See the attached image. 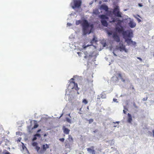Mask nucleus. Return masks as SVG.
<instances>
[{
	"instance_id": "obj_1",
	"label": "nucleus",
	"mask_w": 154,
	"mask_h": 154,
	"mask_svg": "<svg viewBox=\"0 0 154 154\" xmlns=\"http://www.w3.org/2000/svg\"><path fill=\"white\" fill-rule=\"evenodd\" d=\"M121 28L117 26L116 28V30L119 33H122L123 38L125 40V41L128 45H135L136 44V42L131 40V38L133 37V32L131 30L124 31L122 26Z\"/></svg>"
},
{
	"instance_id": "obj_2",
	"label": "nucleus",
	"mask_w": 154,
	"mask_h": 154,
	"mask_svg": "<svg viewBox=\"0 0 154 154\" xmlns=\"http://www.w3.org/2000/svg\"><path fill=\"white\" fill-rule=\"evenodd\" d=\"M80 24H81L84 35H85L87 34H90L92 32L94 27L93 24H90L88 21L86 19L76 21L75 23L76 25H78Z\"/></svg>"
},
{
	"instance_id": "obj_3",
	"label": "nucleus",
	"mask_w": 154,
	"mask_h": 154,
	"mask_svg": "<svg viewBox=\"0 0 154 154\" xmlns=\"http://www.w3.org/2000/svg\"><path fill=\"white\" fill-rule=\"evenodd\" d=\"M99 17L101 19V22L102 25L104 26H107L108 24L106 21L105 20L108 19H109L108 17L106 15L104 14L100 15L99 16Z\"/></svg>"
},
{
	"instance_id": "obj_4",
	"label": "nucleus",
	"mask_w": 154,
	"mask_h": 154,
	"mask_svg": "<svg viewBox=\"0 0 154 154\" xmlns=\"http://www.w3.org/2000/svg\"><path fill=\"white\" fill-rule=\"evenodd\" d=\"M113 13L115 16L118 17H122L121 13L119 11V7L116 6L113 10Z\"/></svg>"
},
{
	"instance_id": "obj_5",
	"label": "nucleus",
	"mask_w": 154,
	"mask_h": 154,
	"mask_svg": "<svg viewBox=\"0 0 154 154\" xmlns=\"http://www.w3.org/2000/svg\"><path fill=\"white\" fill-rule=\"evenodd\" d=\"M49 147V145L47 144L43 145L42 146V149L39 151V153H44L46 150Z\"/></svg>"
},
{
	"instance_id": "obj_6",
	"label": "nucleus",
	"mask_w": 154,
	"mask_h": 154,
	"mask_svg": "<svg viewBox=\"0 0 154 154\" xmlns=\"http://www.w3.org/2000/svg\"><path fill=\"white\" fill-rule=\"evenodd\" d=\"M116 75L117 76V79L119 78L121 81L123 82H125L126 80V76L125 75L124 76L122 75L121 73H118L116 74Z\"/></svg>"
},
{
	"instance_id": "obj_7",
	"label": "nucleus",
	"mask_w": 154,
	"mask_h": 154,
	"mask_svg": "<svg viewBox=\"0 0 154 154\" xmlns=\"http://www.w3.org/2000/svg\"><path fill=\"white\" fill-rule=\"evenodd\" d=\"M74 79L73 78H71L69 81V83L68 86V88L70 89H73L74 88V82L73 81Z\"/></svg>"
},
{
	"instance_id": "obj_8",
	"label": "nucleus",
	"mask_w": 154,
	"mask_h": 154,
	"mask_svg": "<svg viewBox=\"0 0 154 154\" xmlns=\"http://www.w3.org/2000/svg\"><path fill=\"white\" fill-rule=\"evenodd\" d=\"M94 147L93 146H91L90 148L87 149V151L90 154H95L96 151L94 150Z\"/></svg>"
},
{
	"instance_id": "obj_9",
	"label": "nucleus",
	"mask_w": 154,
	"mask_h": 154,
	"mask_svg": "<svg viewBox=\"0 0 154 154\" xmlns=\"http://www.w3.org/2000/svg\"><path fill=\"white\" fill-rule=\"evenodd\" d=\"M112 37L114 40L117 42H119L120 41V39L117 33L115 32L113 34Z\"/></svg>"
},
{
	"instance_id": "obj_10",
	"label": "nucleus",
	"mask_w": 154,
	"mask_h": 154,
	"mask_svg": "<svg viewBox=\"0 0 154 154\" xmlns=\"http://www.w3.org/2000/svg\"><path fill=\"white\" fill-rule=\"evenodd\" d=\"M100 10H104L106 12L108 11L109 9L108 6L104 4L101 5L100 7Z\"/></svg>"
},
{
	"instance_id": "obj_11",
	"label": "nucleus",
	"mask_w": 154,
	"mask_h": 154,
	"mask_svg": "<svg viewBox=\"0 0 154 154\" xmlns=\"http://www.w3.org/2000/svg\"><path fill=\"white\" fill-rule=\"evenodd\" d=\"M84 53L85 55L84 56L85 58L89 60L92 58V55L91 54H88L87 52L84 51Z\"/></svg>"
},
{
	"instance_id": "obj_12",
	"label": "nucleus",
	"mask_w": 154,
	"mask_h": 154,
	"mask_svg": "<svg viewBox=\"0 0 154 154\" xmlns=\"http://www.w3.org/2000/svg\"><path fill=\"white\" fill-rule=\"evenodd\" d=\"M119 48L121 51H124L126 53H127L128 51V50L125 48V46L123 44H122L121 45H120Z\"/></svg>"
},
{
	"instance_id": "obj_13",
	"label": "nucleus",
	"mask_w": 154,
	"mask_h": 154,
	"mask_svg": "<svg viewBox=\"0 0 154 154\" xmlns=\"http://www.w3.org/2000/svg\"><path fill=\"white\" fill-rule=\"evenodd\" d=\"M63 130L64 133L66 134H69V131H70V130L66 128L65 126H63Z\"/></svg>"
},
{
	"instance_id": "obj_14",
	"label": "nucleus",
	"mask_w": 154,
	"mask_h": 154,
	"mask_svg": "<svg viewBox=\"0 0 154 154\" xmlns=\"http://www.w3.org/2000/svg\"><path fill=\"white\" fill-rule=\"evenodd\" d=\"M129 26L131 28L134 27L136 25V24L133 21H130L128 23Z\"/></svg>"
},
{
	"instance_id": "obj_15",
	"label": "nucleus",
	"mask_w": 154,
	"mask_h": 154,
	"mask_svg": "<svg viewBox=\"0 0 154 154\" xmlns=\"http://www.w3.org/2000/svg\"><path fill=\"white\" fill-rule=\"evenodd\" d=\"M128 118L127 119V122L129 123H131L132 121V116L129 113H128Z\"/></svg>"
},
{
	"instance_id": "obj_16",
	"label": "nucleus",
	"mask_w": 154,
	"mask_h": 154,
	"mask_svg": "<svg viewBox=\"0 0 154 154\" xmlns=\"http://www.w3.org/2000/svg\"><path fill=\"white\" fill-rule=\"evenodd\" d=\"M81 2L80 1H76L75 2L74 5L76 7H79L81 5Z\"/></svg>"
},
{
	"instance_id": "obj_17",
	"label": "nucleus",
	"mask_w": 154,
	"mask_h": 154,
	"mask_svg": "<svg viewBox=\"0 0 154 154\" xmlns=\"http://www.w3.org/2000/svg\"><path fill=\"white\" fill-rule=\"evenodd\" d=\"M93 81L92 80H90L88 79H87L86 80V83L88 85H91V86H92L93 85Z\"/></svg>"
},
{
	"instance_id": "obj_18",
	"label": "nucleus",
	"mask_w": 154,
	"mask_h": 154,
	"mask_svg": "<svg viewBox=\"0 0 154 154\" xmlns=\"http://www.w3.org/2000/svg\"><path fill=\"white\" fill-rule=\"evenodd\" d=\"M41 137L40 134H35L34 135V137L32 139V140L34 141V140H36L37 139V137Z\"/></svg>"
},
{
	"instance_id": "obj_19",
	"label": "nucleus",
	"mask_w": 154,
	"mask_h": 154,
	"mask_svg": "<svg viewBox=\"0 0 154 154\" xmlns=\"http://www.w3.org/2000/svg\"><path fill=\"white\" fill-rule=\"evenodd\" d=\"M65 146L66 148H70L71 147L70 144L68 142H66Z\"/></svg>"
},
{
	"instance_id": "obj_20",
	"label": "nucleus",
	"mask_w": 154,
	"mask_h": 154,
	"mask_svg": "<svg viewBox=\"0 0 154 154\" xmlns=\"http://www.w3.org/2000/svg\"><path fill=\"white\" fill-rule=\"evenodd\" d=\"M68 139L69 142H71L72 143H73V140L71 135H69L68 136Z\"/></svg>"
},
{
	"instance_id": "obj_21",
	"label": "nucleus",
	"mask_w": 154,
	"mask_h": 154,
	"mask_svg": "<svg viewBox=\"0 0 154 154\" xmlns=\"http://www.w3.org/2000/svg\"><path fill=\"white\" fill-rule=\"evenodd\" d=\"M74 88H75L76 90H78L79 89V88L77 84L75 83L74 82Z\"/></svg>"
},
{
	"instance_id": "obj_22",
	"label": "nucleus",
	"mask_w": 154,
	"mask_h": 154,
	"mask_svg": "<svg viewBox=\"0 0 154 154\" xmlns=\"http://www.w3.org/2000/svg\"><path fill=\"white\" fill-rule=\"evenodd\" d=\"M93 13L96 15L98 14L99 13V11L98 9H95L94 10Z\"/></svg>"
},
{
	"instance_id": "obj_23",
	"label": "nucleus",
	"mask_w": 154,
	"mask_h": 154,
	"mask_svg": "<svg viewBox=\"0 0 154 154\" xmlns=\"http://www.w3.org/2000/svg\"><path fill=\"white\" fill-rule=\"evenodd\" d=\"M107 13V15L109 16H111L112 15V12L110 11H109L108 10V11L106 12Z\"/></svg>"
},
{
	"instance_id": "obj_24",
	"label": "nucleus",
	"mask_w": 154,
	"mask_h": 154,
	"mask_svg": "<svg viewBox=\"0 0 154 154\" xmlns=\"http://www.w3.org/2000/svg\"><path fill=\"white\" fill-rule=\"evenodd\" d=\"M97 41V38H95V37H94L93 38L92 40L91 41V43H93L94 42H96Z\"/></svg>"
},
{
	"instance_id": "obj_25",
	"label": "nucleus",
	"mask_w": 154,
	"mask_h": 154,
	"mask_svg": "<svg viewBox=\"0 0 154 154\" xmlns=\"http://www.w3.org/2000/svg\"><path fill=\"white\" fill-rule=\"evenodd\" d=\"M35 149L37 150L38 152H39L40 147L37 146L35 147Z\"/></svg>"
},
{
	"instance_id": "obj_26",
	"label": "nucleus",
	"mask_w": 154,
	"mask_h": 154,
	"mask_svg": "<svg viewBox=\"0 0 154 154\" xmlns=\"http://www.w3.org/2000/svg\"><path fill=\"white\" fill-rule=\"evenodd\" d=\"M112 20L111 21H109L110 23H112L115 22H116V20L115 18H112Z\"/></svg>"
},
{
	"instance_id": "obj_27",
	"label": "nucleus",
	"mask_w": 154,
	"mask_h": 154,
	"mask_svg": "<svg viewBox=\"0 0 154 154\" xmlns=\"http://www.w3.org/2000/svg\"><path fill=\"white\" fill-rule=\"evenodd\" d=\"M38 145V143L36 142H33L32 143V145L33 146L35 147Z\"/></svg>"
},
{
	"instance_id": "obj_28",
	"label": "nucleus",
	"mask_w": 154,
	"mask_h": 154,
	"mask_svg": "<svg viewBox=\"0 0 154 154\" xmlns=\"http://www.w3.org/2000/svg\"><path fill=\"white\" fill-rule=\"evenodd\" d=\"M82 102L83 103H84L85 104H86L88 103V102L86 100L84 99L82 101Z\"/></svg>"
},
{
	"instance_id": "obj_29",
	"label": "nucleus",
	"mask_w": 154,
	"mask_h": 154,
	"mask_svg": "<svg viewBox=\"0 0 154 154\" xmlns=\"http://www.w3.org/2000/svg\"><path fill=\"white\" fill-rule=\"evenodd\" d=\"M88 121L89 122V124H91L93 122L94 120L93 119H91L89 120H88Z\"/></svg>"
},
{
	"instance_id": "obj_30",
	"label": "nucleus",
	"mask_w": 154,
	"mask_h": 154,
	"mask_svg": "<svg viewBox=\"0 0 154 154\" xmlns=\"http://www.w3.org/2000/svg\"><path fill=\"white\" fill-rule=\"evenodd\" d=\"M38 125L37 124H35L34 125V127L32 128V129H33L34 128H37L38 127Z\"/></svg>"
},
{
	"instance_id": "obj_31",
	"label": "nucleus",
	"mask_w": 154,
	"mask_h": 154,
	"mask_svg": "<svg viewBox=\"0 0 154 154\" xmlns=\"http://www.w3.org/2000/svg\"><path fill=\"white\" fill-rule=\"evenodd\" d=\"M66 121L69 123H71V120L69 118H66Z\"/></svg>"
},
{
	"instance_id": "obj_32",
	"label": "nucleus",
	"mask_w": 154,
	"mask_h": 154,
	"mask_svg": "<svg viewBox=\"0 0 154 154\" xmlns=\"http://www.w3.org/2000/svg\"><path fill=\"white\" fill-rule=\"evenodd\" d=\"M107 33L108 34V35H112V32L111 31H110V32H107Z\"/></svg>"
},
{
	"instance_id": "obj_33",
	"label": "nucleus",
	"mask_w": 154,
	"mask_h": 154,
	"mask_svg": "<svg viewBox=\"0 0 154 154\" xmlns=\"http://www.w3.org/2000/svg\"><path fill=\"white\" fill-rule=\"evenodd\" d=\"M64 138H60L59 139V140L61 142H63L64 140Z\"/></svg>"
},
{
	"instance_id": "obj_34",
	"label": "nucleus",
	"mask_w": 154,
	"mask_h": 154,
	"mask_svg": "<svg viewBox=\"0 0 154 154\" xmlns=\"http://www.w3.org/2000/svg\"><path fill=\"white\" fill-rule=\"evenodd\" d=\"M77 54H78L79 56L80 57H81L82 53L80 52H78L77 53Z\"/></svg>"
},
{
	"instance_id": "obj_35",
	"label": "nucleus",
	"mask_w": 154,
	"mask_h": 154,
	"mask_svg": "<svg viewBox=\"0 0 154 154\" xmlns=\"http://www.w3.org/2000/svg\"><path fill=\"white\" fill-rule=\"evenodd\" d=\"M72 25V24L71 23H67V26H70Z\"/></svg>"
},
{
	"instance_id": "obj_36",
	"label": "nucleus",
	"mask_w": 154,
	"mask_h": 154,
	"mask_svg": "<svg viewBox=\"0 0 154 154\" xmlns=\"http://www.w3.org/2000/svg\"><path fill=\"white\" fill-rule=\"evenodd\" d=\"M134 106L135 108H137V106L136 103H134Z\"/></svg>"
},
{
	"instance_id": "obj_37",
	"label": "nucleus",
	"mask_w": 154,
	"mask_h": 154,
	"mask_svg": "<svg viewBox=\"0 0 154 154\" xmlns=\"http://www.w3.org/2000/svg\"><path fill=\"white\" fill-rule=\"evenodd\" d=\"M138 5V6L140 7H142L143 6L142 5L141 3H139Z\"/></svg>"
},
{
	"instance_id": "obj_38",
	"label": "nucleus",
	"mask_w": 154,
	"mask_h": 154,
	"mask_svg": "<svg viewBox=\"0 0 154 154\" xmlns=\"http://www.w3.org/2000/svg\"><path fill=\"white\" fill-rule=\"evenodd\" d=\"M147 97H146L145 98H143V101H146V100H147Z\"/></svg>"
},
{
	"instance_id": "obj_39",
	"label": "nucleus",
	"mask_w": 154,
	"mask_h": 154,
	"mask_svg": "<svg viewBox=\"0 0 154 154\" xmlns=\"http://www.w3.org/2000/svg\"><path fill=\"white\" fill-rule=\"evenodd\" d=\"M137 59H138L139 60H140V61H142V59L141 58H140V57H137Z\"/></svg>"
},
{
	"instance_id": "obj_40",
	"label": "nucleus",
	"mask_w": 154,
	"mask_h": 154,
	"mask_svg": "<svg viewBox=\"0 0 154 154\" xmlns=\"http://www.w3.org/2000/svg\"><path fill=\"white\" fill-rule=\"evenodd\" d=\"M113 100V101H114V102H116V101H117V99H114V98Z\"/></svg>"
},
{
	"instance_id": "obj_41",
	"label": "nucleus",
	"mask_w": 154,
	"mask_h": 154,
	"mask_svg": "<svg viewBox=\"0 0 154 154\" xmlns=\"http://www.w3.org/2000/svg\"><path fill=\"white\" fill-rule=\"evenodd\" d=\"M137 20H138V21L139 22H141V20H140V19H139V18H138V19H137Z\"/></svg>"
},
{
	"instance_id": "obj_42",
	"label": "nucleus",
	"mask_w": 154,
	"mask_h": 154,
	"mask_svg": "<svg viewBox=\"0 0 154 154\" xmlns=\"http://www.w3.org/2000/svg\"><path fill=\"white\" fill-rule=\"evenodd\" d=\"M119 122H113V123H114L115 124L116 123H117L118 124H119Z\"/></svg>"
},
{
	"instance_id": "obj_43",
	"label": "nucleus",
	"mask_w": 154,
	"mask_h": 154,
	"mask_svg": "<svg viewBox=\"0 0 154 154\" xmlns=\"http://www.w3.org/2000/svg\"><path fill=\"white\" fill-rule=\"evenodd\" d=\"M123 112L125 114H126V112L124 110H123Z\"/></svg>"
},
{
	"instance_id": "obj_44",
	"label": "nucleus",
	"mask_w": 154,
	"mask_h": 154,
	"mask_svg": "<svg viewBox=\"0 0 154 154\" xmlns=\"http://www.w3.org/2000/svg\"><path fill=\"white\" fill-rule=\"evenodd\" d=\"M41 129H39V130H38V131H37V132H40V131H41Z\"/></svg>"
},
{
	"instance_id": "obj_45",
	"label": "nucleus",
	"mask_w": 154,
	"mask_h": 154,
	"mask_svg": "<svg viewBox=\"0 0 154 154\" xmlns=\"http://www.w3.org/2000/svg\"><path fill=\"white\" fill-rule=\"evenodd\" d=\"M88 45L87 46H85L84 47V48H86L87 47H88Z\"/></svg>"
},
{
	"instance_id": "obj_46",
	"label": "nucleus",
	"mask_w": 154,
	"mask_h": 154,
	"mask_svg": "<svg viewBox=\"0 0 154 154\" xmlns=\"http://www.w3.org/2000/svg\"><path fill=\"white\" fill-rule=\"evenodd\" d=\"M68 116H69L70 117H71L70 116V114L69 113L68 115Z\"/></svg>"
},
{
	"instance_id": "obj_47",
	"label": "nucleus",
	"mask_w": 154,
	"mask_h": 154,
	"mask_svg": "<svg viewBox=\"0 0 154 154\" xmlns=\"http://www.w3.org/2000/svg\"><path fill=\"white\" fill-rule=\"evenodd\" d=\"M152 132H153V134H154V129L153 130Z\"/></svg>"
},
{
	"instance_id": "obj_48",
	"label": "nucleus",
	"mask_w": 154,
	"mask_h": 154,
	"mask_svg": "<svg viewBox=\"0 0 154 154\" xmlns=\"http://www.w3.org/2000/svg\"><path fill=\"white\" fill-rule=\"evenodd\" d=\"M132 89L133 90H134V87H133V86H132Z\"/></svg>"
},
{
	"instance_id": "obj_49",
	"label": "nucleus",
	"mask_w": 154,
	"mask_h": 154,
	"mask_svg": "<svg viewBox=\"0 0 154 154\" xmlns=\"http://www.w3.org/2000/svg\"><path fill=\"white\" fill-rule=\"evenodd\" d=\"M117 126L116 125H114V127H116Z\"/></svg>"
},
{
	"instance_id": "obj_50",
	"label": "nucleus",
	"mask_w": 154,
	"mask_h": 154,
	"mask_svg": "<svg viewBox=\"0 0 154 154\" xmlns=\"http://www.w3.org/2000/svg\"><path fill=\"white\" fill-rule=\"evenodd\" d=\"M47 136V135H46V134H45L44 135V137H45V136Z\"/></svg>"
},
{
	"instance_id": "obj_51",
	"label": "nucleus",
	"mask_w": 154,
	"mask_h": 154,
	"mask_svg": "<svg viewBox=\"0 0 154 154\" xmlns=\"http://www.w3.org/2000/svg\"><path fill=\"white\" fill-rule=\"evenodd\" d=\"M87 108L88 109V107Z\"/></svg>"
},
{
	"instance_id": "obj_52",
	"label": "nucleus",
	"mask_w": 154,
	"mask_h": 154,
	"mask_svg": "<svg viewBox=\"0 0 154 154\" xmlns=\"http://www.w3.org/2000/svg\"><path fill=\"white\" fill-rule=\"evenodd\" d=\"M153 136L154 137V134H153Z\"/></svg>"
}]
</instances>
